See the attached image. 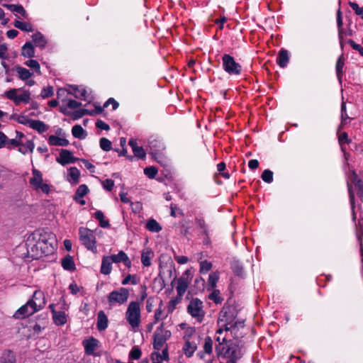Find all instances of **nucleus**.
Returning a JSON list of instances; mask_svg holds the SVG:
<instances>
[{
    "label": "nucleus",
    "instance_id": "nucleus-1",
    "mask_svg": "<svg viewBox=\"0 0 363 363\" xmlns=\"http://www.w3.org/2000/svg\"><path fill=\"white\" fill-rule=\"evenodd\" d=\"M28 255L35 259L52 254L55 250V236L45 229H38L26 241Z\"/></svg>",
    "mask_w": 363,
    "mask_h": 363
},
{
    "label": "nucleus",
    "instance_id": "nucleus-2",
    "mask_svg": "<svg viewBox=\"0 0 363 363\" xmlns=\"http://www.w3.org/2000/svg\"><path fill=\"white\" fill-rule=\"evenodd\" d=\"M45 304L46 300L44 293L40 290H36L34 291L32 298L15 312L13 317L17 319L29 317L40 311Z\"/></svg>",
    "mask_w": 363,
    "mask_h": 363
},
{
    "label": "nucleus",
    "instance_id": "nucleus-3",
    "mask_svg": "<svg viewBox=\"0 0 363 363\" xmlns=\"http://www.w3.org/2000/svg\"><path fill=\"white\" fill-rule=\"evenodd\" d=\"M18 147L19 152L23 155L32 153L35 148V143L32 139H29L24 133L16 131V137L9 142L8 149Z\"/></svg>",
    "mask_w": 363,
    "mask_h": 363
},
{
    "label": "nucleus",
    "instance_id": "nucleus-4",
    "mask_svg": "<svg viewBox=\"0 0 363 363\" xmlns=\"http://www.w3.org/2000/svg\"><path fill=\"white\" fill-rule=\"evenodd\" d=\"M125 319L131 328L135 330L140 327L141 323L140 303L131 301L125 311Z\"/></svg>",
    "mask_w": 363,
    "mask_h": 363
},
{
    "label": "nucleus",
    "instance_id": "nucleus-5",
    "mask_svg": "<svg viewBox=\"0 0 363 363\" xmlns=\"http://www.w3.org/2000/svg\"><path fill=\"white\" fill-rule=\"evenodd\" d=\"M227 313L221 311L218 319V329L216 330L215 340L219 345L230 341L228 328Z\"/></svg>",
    "mask_w": 363,
    "mask_h": 363
},
{
    "label": "nucleus",
    "instance_id": "nucleus-6",
    "mask_svg": "<svg viewBox=\"0 0 363 363\" xmlns=\"http://www.w3.org/2000/svg\"><path fill=\"white\" fill-rule=\"evenodd\" d=\"M79 239L84 247L94 254L97 253L96 240L94 232L87 228L81 227L79 228Z\"/></svg>",
    "mask_w": 363,
    "mask_h": 363
},
{
    "label": "nucleus",
    "instance_id": "nucleus-7",
    "mask_svg": "<svg viewBox=\"0 0 363 363\" xmlns=\"http://www.w3.org/2000/svg\"><path fill=\"white\" fill-rule=\"evenodd\" d=\"M29 184L37 193L48 194L50 191V186L43 182L42 173L35 168L32 169V177L29 179Z\"/></svg>",
    "mask_w": 363,
    "mask_h": 363
},
{
    "label": "nucleus",
    "instance_id": "nucleus-8",
    "mask_svg": "<svg viewBox=\"0 0 363 363\" xmlns=\"http://www.w3.org/2000/svg\"><path fill=\"white\" fill-rule=\"evenodd\" d=\"M187 312L197 322L201 323L206 314L203 301L198 298H193L187 306Z\"/></svg>",
    "mask_w": 363,
    "mask_h": 363
},
{
    "label": "nucleus",
    "instance_id": "nucleus-9",
    "mask_svg": "<svg viewBox=\"0 0 363 363\" xmlns=\"http://www.w3.org/2000/svg\"><path fill=\"white\" fill-rule=\"evenodd\" d=\"M20 91H21V89H11L5 93V96L13 101L16 105L21 103L28 104L30 100V92L28 90H23L22 93L18 94Z\"/></svg>",
    "mask_w": 363,
    "mask_h": 363
},
{
    "label": "nucleus",
    "instance_id": "nucleus-10",
    "mask_svg": "<svg viewBox=\"0 0 363 363\" xmlns=\"http://www.w3.org/2000/svg\"><path fill=\"white\" fill-rule=\"evenodd\" d=\"M223 68L230 75H239L242 71L241 65L236 62L234 57L230 55L225 54L222 57Z\"/></svg>",
    "mask_w": 363,
    "mask_h": 363
},
{
    "label": "nucleus",
    "instance_id": "nucleus-11",
    "mask_svg": "<svg viewBox=\"0 0 363 363\" xmlns=\"http://www.w3.org/2000/svg\"><path fill=\"white\" fill-rule=\"evenodd\" d=\"M128 289L121 287L118 290L113 291L108 294V301L111 306L115 304L122 305L128 301Z\"/></svg>",
    "mask_w": 363,
    "mask_h": 363
},
{
    "label": "nucleus",
    "instance_id": "nucleus-12",
    "mask_svg": "<svg viewBox=\"0 0 363 363\" xmlns=\"http://www.w3.org/2000/svg\"><path fill=\"white\" fill-rule=\"evenodd\" d=\"M170 336V331L164 330L162 328H158L154 333V349L158 351L162 350L166 341Z\"/></svg>",
    "mask_w": 363,
    "mask_h": 363
},
{
    "label": "nucleus",
    "instance_id": "nucleus-13",
    "mask_svg": "<svg viewBox=\"0 0 363 363\" xmlns=\"http://www.w3.org/2000/svg\"><path fill=\"white\" fill-rule=\"evenodd\" d=\"M192 338L185 337V343L182 347V351L184 354L187 357H191L193 356L194 352L196 350L198 347V338L195 335V330L192 329Z\"/></svg>",
    "mask_w": 363,
    "mask_h": 363
},
{
    "label": "nucleus",
    "instance_id": "nucleus-14",
    "mask_svg": "<svg viewBox=\"0 0 363 363\" xmlns=\"http://www.w3.org/2000/svg\"><path fill=\"white\" fill-rule=\"evenodd\" d=\"M223 358L225 359V363H236L241 358L242 352L238 347H228L225 349L223 347Z\"/></svg>",
    "mask_w": 363,
    "mask_h": 363
},
{
    "label": "nucleus",
    "instance_id": "nucleus-15",
    "mask_svg": "<svg viewBox=\"0 0 363 363\" xmlns=\"http://www.w3.org/2000/svg\"><path fill=\"white\" fill-rule=\"evenodd\" d=\"M228 328L229 336L230 335L235 339L242 337L245 334L243 332V321H235V323H231L228 320Z\"/></svg>",
    "mask_w": 363,
    "mask_h": 363
},
{
    "label": "nucleus",
    "instance_id": "nucleus-16",
    "mask_svg": "<svg viewBox=\"0 0 363 363\" xmlns=\"http://www.w3.org/2000/svg\"><path fill=\"white\" fill-rule=\"evenodd\" d=\"M187 274L188 271H186L185 274H184L182 277H179L177 279H174V281L176 282V290L177 295L179 296L183 297L190 283Z\"/></svg>",
    "mask_w": 363,
    "mask_h": 363
},
{
    "label": "nucleus",
    "instance_id": "nucleus-17",
    "mask_svg": "<svg viewBox=\"0 0 363 363\" xmlns=\"http://www.w3.org/2000/svg\"><path fill=\"white\" fill-rule=\"evenodd\" d=\"M77 160V159L74 157L72 152L66 149H62L60 152V156L56 160L59 164L64 166L67 164L74 163Z\"/></svg>",
    "mask_w": 363,
    "mask_h": 363
},
{
    "label": "nucleus",
    "instance_id": "nucleus-18",
    "mask_svg": "<svg viewBox=\"0 0 363 363\" xmlns=\"http://www.w3.org/2000/svg\"><path fill=\"white\" fill-rule=\"evenodd\" d=\"M108 257L111 259L113 263L118 264L123 262L126 267L130 268L131 267L130 259H129L127 254L122 250H121L116 255H109Z\"/></svg>",
    "mask_w": 363,
    "mask_h": 363
},
{
    "label": "nucleus",
    "instance_id": "nucleus-19",
    "mask_svg": "<svg viewBox=\"0 0 363 363\" xmlns=\"http://www.w3.org/2000/svg\"><path fill=\"white\" fill-rule=\"evenodd\" d=\"M99 340L94 337H90L83 341V346L84 347L85 353L88 355H94L96 354L94 351L99 345Z\"/></svg>",
    "mask_w": 363,
    "mask_h": 363
},
{
    "label": "nucleus",
    "instance_id": "nucleus-20",
    "mask_svg": "<svg viewBox=\"0 0 363 363\" xmlns=\"http://www.w3.org/2000/svg\"><path fill=\"white\" fill-rule=\"evenodd\" d=\"M351 182L353 183L356 189L357 190L358 196L362 199L363 198V181L359 179L356 172L352 170L351 172V177L350 178Z\"/></svg>",
    "mask_w": 363,
    "mask_h": 363
},
{
    "label": "nucleus",
    "instance_id": "nucleus-21",
    "mask_svg": "<svg viewBox=\"0 0 363 363\" xmlns=\"http://www.w3.org/2000/svg\"><path fill=\"white\" fill-rule=\"evenodd\" d=\"M52 319L57 325H64L67 320V315L65 311L52 310Z\"/></svg>",
    "mask_w": 363,
    "mask_h": 363
},
{
    "label": "nucleus",
    "instance_id": "nucleus-22",
    "mask_svg": "<svg viewBox=\"0 0 363 363\" xmlns=\"http://www.w3.org/2000/svg\"><path fill=\"white\" fill-rule=\"evenodd\" d=\"M150 153L157 155L159 152L164 149V143L159 139H151L149 141Z\"/></svg>",
    "mask_w": 363,
    "mask_h": 363
},
{
    "label": "nucleus",
    "instance_id": "nucleus-23",
    "mask_svg": "<svg viewBox=\"0 0 363 363\" xmlns=\"http://www.w3.org/2000/svg\"><path fill=\"white\" fill-rule=\"evenodd\" d=\"M108 318L103 311H100L97 314L96 327L99 331L104 330L108 327Z\"/></svg>",
    "mask_w": 363,
    "mask_h": 363
},
{
    "label": "nucleus",
    "instance_id": "nucleus-24",
    "mask_svg": "<svg viewBox=\"0 0 363 363\" xmlns=\"http://www.w3.org/2000/svg\"><path fill=\"white\" fill-rule=\"evenodd\" d=\"M80 172L77 167H72L68 169L67 180L72 184H77L79 180Z\"/></svg>",
    "mask_w": 363,
    "mask_h": 363
},
{
    "label": "nucleus",
    "instance_id": "nucleus-25",
    "mask_svg": "<svg viewBox=\"0 0 363 363\" xmlns=\"http://www.w3.org/2000/svg\"><path fill=\"white\" fill-rule=\"evenodd\" d=\"M112 261L108 256H104L101 261L100 272L101 274L108 275L112 270Z\"/></svg>",
    "mask_w": 363,
    "mask_h": 363
},
{
    "label": "nucleus",
    "instance_id": "nucleus-26",
    "mask_svg": "<svg viewBox=\"0 0 363 363\" xmlns=\"http://www.w3.org/2000/svg\"><path fill=\"white\" fill-rule=\"evenodd\" d=\"M289 61V55L286 50L281 49L277 56V62L281 67H285Z\"/></svg>",
    "mask_w": 363,
    "mask_h": 363
},
{
    "label": "nucleus",
    "instance_id": "nucleus-27",
    "mask_svg": "<svg viewBox=\"0 0 363 363\" xmlns=\"http://www.w3.org/2000/svg\"><path fill=\"white\" fill-rule=\"evenodd\" d=\"M48 143L53 146H62L65 147L69 145V141L64 138L56 135H50L48 138Z\"/></svg>",
    "mask_w": 363,
    "mask_h": 363
},
{
    "label": "nucleus",
    "instance_id": "nucleus-28",
    "mask_svg": "<svg viewBox=\"0 0 363 363\" xmlns=\"http://www.w3.org/2000/svg\"><path fill=\"white\" fill-rule=\"evenodd\" d=\"M220 274L218 271L211 272L207 281L208 290H211L216 288L217 283L219 280Z\"/></svg>",
    "mask_w": 363,
    "mask_h": 363
},
{
    "label": "nucleus",
    "instance_id": "nucleus-29",
    "mask_svg": "<svg viewBox=\"0 0 363 363\" xmlns=\"http://www.w3.org/2000/svg\"><path fill=\"white\" fill-rule=\"evenodd\" d=\"M33 40L35 45V46L39 47L40 48H44L47 44V40L44 35L40 33L37 32L32 35Z\"/></svg>",
    "mask_w": 363,
    "mask_h": 363
},
{
    "label": "nucleus",
    "instance_id": "nucleus-30",
    "mask_svg": "<svg viewBox=\"0 0 363 363\" xmlns=\"http://www.w3.org/2000/svg\"><path fill=\"white\" fill-rule=\"evenodd\" d=\"M345 62L342 55H340L336 62L335 69L337 79L340 84L342 83V77L343 74V67H344Z\"/></svg>",
    "mask_w": 363,
    "mask_h": 363
},
{
    "label": "nucleus",
    "instance_id": "nucleus-31",
    "mask_svg": "<svg viewBox=\"0 0 363 363\" xmlns=\"http://www.w3.org/2000/svg\"><path fill=\"white\" fill-rule=\"evenodd\" d=\"M75 94L74 96L76 98L80 99L82 100H84L86 101H90L91 100V96H89L87 91L85 88L83 87H77L74 89Z\"/></svg>",
    "mask_w": 363,
    "mask_h": 363
},
{
    "label": "nucleus",
    "instance_id": "nucleus-32",
    "mask_svg": "<svg viewBox=\"0 0 363 363\" xmlns=\"http://www.w3.org/2000/svg\"><path fill=\"white\" fill-rule=\"evenodd\" d=\"M337 26L338 28V37L340 42V45L342 48L343 43H342V38H343V21L342 18V13L340 10L339 9L337 12Z\"/></svg>",
    "mask_w": 363,
    "mask_h": 363
},
{
    "label": "nucleus",
    "instance_id": "nucleus-33",
    "mask_svg": "<svg viewBox=\"0 0 363 363\" xmlns=\"http://www.w3.org/2000/svg\"><path fill=\"white\" fill-rule=\"evenodd\" d=\"M4 6L6 7L11 12L19 13L23 17L27 18V13L21 5L4 4Z\"/></svg>",
    "mask_w": 363,
    "mask_h": 363
},
{
    "label": "nucleus",
    "instance_id": "nucleus-34",
    "mask_svg": "<svg viewBox=\"0 0 363 363\" xmlns=\"http://www.w3.org/2000/svg\"><path fill=\"white\" fill-rule=\"evenodd\" d=\"M21 55L26 57H33L35 55V50L30 42H27L23 47Z\"/></svg>",
    "mask_w": 363,
    "mask_h": 363
},
{
    "label": "nucleus",
    "instance_id": "nucleus-35",
    "mask_svg": "<svg viewBox=\"0 0 363 363\" xmlns=\"http://www.w3.org/2000/svg\"><path fill=\"white\" fill-rule=\"evenodd\" d=\"M11 119L16 121L18 123L28 125L30 127V123L32 122V119L29 118L27 116L25 115H16L13 114L10 116Z\"/></svg>",
    "mask_w": 363,
    "mask_h": 363
},
{
    "label": "nucleus",
    "instance_id": "nucleus-36",
    "mask_svg": "<svg viewBox=\"0 0 363 363\" xmlns=\"http://www.w3.org/2000/svg\"><path fill=\"white\" fill-rule=\"evenodd\" d=\"M73 136L79 139H84L86 136V131L79 125H75L72 128Z\"/></svg>",
    "mask_w": 363,
    "mask_h": 363
},
{
    "label": "nucleus",
    "instance_id": "nucleus-37",
    "mask_svg": "<svg viewBox=\"0 0 363 363\" xmlns=\"http://www.w3.org/2000/svg\"><path fill=\"white\" fill-rule=\"evenodd\" d=\"M154 254L152 250L143 251L141 255V262L145 267L151 265V259L153 257Z\"/></svg>",
    "mask_w": 363,
    "mask_h": 363
},
{
    "label": "nucleus",
    "instance_id": "nucleus-38",
    "mask_svg": "<svg viewBox=\"0 0 363 363\" xmlns=\"http://www.w3.org/2000/svg\"><path fill=\"white\" fill-rule=\"evenodd\" d=\"M62 266L65 270L73 271L75 269L73 258L69 255L62 259Z\"/></svg>",
    "mask_w": 363,
    "mask_h": 363
},
{
    "label": "nucleus",
    "instance_id": "nucleus-39",
    "mask_svg": "<svg viewBox=\"0 0 363 363\" xmlns=\"http://www.w3.org/2000/svg\"><path fill=\"white\" fill-rule=\"evenodd\" d=\"M146 228L153 233H158L162 230V226L155 219H150L146 223Z\"/></svg>",
    "mask_w": 363,
    "mask_h": 363
},
{
    "label": "nucleus",
    "instance_id": "nucleus-40",
    "mask_svg": "<svg viewBox=\"0 0 363 363\" xmlns=\"http://www.w3.org/2000/svg\"><path fill=\"white\" fill-rule=\"evenodd\" d=\"M94 216L97 220H99V225L101 228H106L109 227V225H110L109 221L108 220L105 219L104 213L102 211H96L94 213Z\"/></svg>",
    "mask_w": 363,
    "mask_h": 363
},
{
    "label": "nucleus",
    "instance_id": "nucleus-41",
    "mask_svg": "<svg viewBox=\"0 0 363 363\" xmlns=\"http://www.w3.org/2000/svg\"><path fill=\"white\" fill-rule=\"evenodd\" d=\"M30 128L37 130L40 133H44L48 129L46 125L43 122L38 120H33Z\"/></svg>",
    "mask_w": 363,
    "mask_h": 363
},
{
    "label": "nucleus",
    "instance_id": "nucleus-42",
    "mask_svg": "<svg viewBox=\"0 0 363 363\" xmlns=\"http://www.w3.org/2000/svg\"><path fill=\"white\" fill-rule=\"evenodd\" d=\"M16 70L18 74V77L23 81L28 79L33 75V73H31L28 69L22 67H17Z\"/></svg>",
    "mask_w": 363,
    "mask_h": 363
},
{
    "label": "nucleus",
    "instance_id": "nucleus-43",
    "mask_svg": "<svg viewBox=\"0 0 363 363\" xmlns=\"http://www.w3.org/2000/svg\"><path fill=\"white\" fill-rule=\"evenodd\" d=\"M182 300V296H179L177 295V296L172 298L168 303L167 306V312L168 313H172L176 308L177 306L181 303Z\"/></svg>",
    "mask_w": 363,
    "mask_h": 363
},
{
    "label": "nucleus",
    "instance_id": "nucleus-44",
    "mask_svg": "<svg viewBox=\"0 0 363 363\" xmlns=\"http://www.w3.org/2000/svg\"><path fill=\"white\" fill-rule=\"evenodd\" d=\"M14 26L21 30L31 32L33 30V26L30 23L21 21H15L13 23Z\"/></svg>",
    "mask_w": 363,
    "mask_h": 363
},
{
    "label": "nucleus",
    "instance_id": "nucleus-45",
    "mask_svg": "<svg viewBox=\"0 0 363 363\" xmlns=\"http://www.w3.org/2000/svg\"><path fill=\"white\" fill-rule=\"evenodd\" d=\"M1 363H16L15 354L11 351L5 352L1 357Z\"/></svg>",
    "mask_w": 363,
    "mask_h": 363
},
{
    "label": "nucleus",
    "instance_id": "nucleus-46",
    "mask_svg": "<svg viewBox=\"0 0 363 363\" xmlns=\"http://www.w3.org/2000/svg\"><path fill=\"white\" fill-rule=\"evenodd\" d=\"M195 220L198 228L201 229V234L203 235H207L209 230L204 219L201 218H196Z\"/></svg>",
    "mask_w": 363,
    "mask_h": 363
},
{
    "label": "nucleus",
    "instance_id": "nucleus-47",
    "mask_svg": "<svg viewBox=\"0 0 363 363\" xmlns=\"http://www.w3.org/2000/svg\"><path fill=\"white\" fill-rule=\"evenodd\" d=\"M212 290V292L208 295V298L216 304L221 303L223 298L220 295V291L214 289Z\"/></svg>",
    "mask_w": 363,
    "mask_h": 363
},
{
    "label": "nucleus",
    "instance_id": "nucleus-48",
    "mask_svg": "<svg viewBox=\"0 0 363 363\" xmlns=\"http://www.w3.org/2000/svg\"><path fill=\"white\" fill-rule=\"evenodd\" d=\"M89 191V189L86 185L81 184L77 189L74 194V199L83 198Z\"/></svg>",
    "mask_w": 363,
    "mask_h": 363
},
{
    "label": "nucleus",
    "instance_id": "nucleus-49",
    "mask_svg": "<svg viewBox=\"0 0 363 363\" xmlns=\"http://www.w3.org/2000/svg\"><path fill=\"white\" fill-rule=\"evenodd\" d=\"M199 272L201 274H206L213 267V264L211 262L207 260L201 261L199 263Z\"/></svg>",
    "mask_w": 363,
    "mask_h": 363
},
{
    "label": "nucleus",
    "instance_id": "nucleus-50",
    "mask_svg": "<svg viewBox=\"0 0 363 363\" xmlns=\"http://www.w3.org/2000/svg\"><path fill=\"white\" fill-rule=\"evenodd\" d=\"M25 65L30 68L34 69L35 72L40 74V67L38 62L35 60H29L25 62Z\"/></svg>",
    "mask_w": 363,
    "mask_h": 363
},
{
    "label": "nucleus",
    "instance_id": "nucleus-51",
    "mask_svg": "<svg viewBox=\"0 0 363 363\" xmlns=\"http://www.w3.org/2000/svg\"><path fill=\"white\" fill-rule=\"evenodd\" d=\"M167 315L164 313L163 309L161 306L156 309L155 312V323H157L160 320H162L167 318Z\"/></svg>",
    "mask_w": 363,
    "mask_h": 363
},
{
    "label": "nucleus",
    "instance_id": "nucleus-52",
    "mask_svg": "<svg viewBox=\"0 0 363 363\" xmlns=\"http://www.w3.org/2000/svg\"><path fill=\"white\" fill-rule=\"evenodd\" d=\"M347 187H348V191H349V197H350V202L351 205V208L352 212H354V193L352 191V186L350 184L349 182H347ZM353 219H355V215L354 213H352Z\"/></svg>",
    "mask_w": 363,
    "mask_h": 363
},
{
    "label": "nucleus",
    "instance_id": "nucleus-53",
    "mask_svg": "<svg viewBox=\"0 0 363 363\" xmlns=\"http://www.w3.org/2000/svg\"><path fill=\"white\" fill-rule=\"evenodd\" d=\"M204 352L206 354H210L213 350V340L210 337H206L205 338V342L203 345Z\"/></svg>",
    "mask_w": 363,
    "mask_h": 363
},
{
    "label": "nucleus",
    "instance_id": "nucleus-54",
    "mask_svg": "<svg viewBox=\"0 0 363 363\" xmlns=\"http://www.w3.org/2000/svg\"><path fill=\"white\" fill-rule=\"evenodd\" d=\"M100 147L104 151H109L111 150L112 144L111 142L106 138H101L100 139Z\"/></svg>",
    "mask_w": 363,
    "mask_h": 363
},
{
    "label": "nucleus",
    "instance_id": "nucleus-55",
    "mask_svg": "<svg viewBox=\"0 0 363 363\" xmlns=\"http://www.w3.org/2000/svg\"><path fill=\"white\" fill-rule=\"evenodd\" d=\"M261 177L264 182L270 184L273 182V172L269 169H265Z\"/></svg>",
    "mask_w": 363,
    "mask_h": 363
},
{
    "label": "nucleus",
    "instance_id": "nucleus-56",
    "mask_svg": "<svg viewBox=\"0 0 363 363\" xmlns=\"http://www.w3.org/2000/svg\"><path fill=\"white\" fill-rule=\"evenodd\" d=\"M141 354L142 352L139 347L134 346L129 353V357L133 359H138L141 357Z\"/></svg>",
    "mask_w": 363,
    "mask_h": 363
},
{
    "label": "nucleus",
    "instance_id": "nucleus-57",
    "mask_svg": "<svg viewBox=\"0 0 363 363\" xmlns=\"http://www.w3.org/2000/svg\"><path fill=\"white\" fill-rule=\"evenodd\" d=\"M144 173L149 178H154L157 174V169L155 167H148L144 169Z\"/></svg>",
    "mask_w": 363,
    "mask_h": 363
},
{
    "label": "nucleus",
    "instance_id": "nucleus-58",
    "mask_svg": "<svg viewBox=\"0 0 363 363\" xmlns=\"http://www.w3.org/2000/svg\"><path fill=\"white\" fill-rule=\"evenodd\" d=\"M52 95H53V88H52V86H50L43 88L40 93V96L43 99L48 98L50 96H52Z\"/></svg>",
    "mask_w": 363,
    "mask_h": 363
},
{
    "label": "nucleus",
    "instance_id": "nucleus-59",
    "mask_svg": "<svg viewBox=\"0 0 363 363\" xmlns=\"http://www.w3.org/2000/svg\"><path fill=\"white\" fill-rule=\"evenodd\" d=\"M350 6L355 13L360 16L363 19V7H359V5L355 2H350Z\"/></svg>",
    "mask_w": 363,
    "mask_h": 363
},
{
    "label": "nucleus",
    "instance_id": "nucleus-60",
    "mask_svg": "<svg viewBox=\"0 0 363 363\" xmlns=\"http://www.w3.org/2000/svg\"><path fill=\"white\" fill-rule=\"evenodd\" d=\"M129 282L132 284L135 285L138 284V279L135 275L128 274L123 281V285H127Z\"/></svg>",
    "mask_w": 363,
    "mask_h": 363
},
{
    "label": "nucleus",
    "instance_id": "nucleus-61",
    "mask_svg": "<svg viewBox=\"0 0 363 363\" xmlns=\"http://www.w3.org/2000/svg\"><path fill=\"white\" fill-rule=\"evenodd\" d=\"M10 140L11 139H9L3 132L0 131V149L4 147L8 148Z\"/></svg>",
    "mask_w": 363,
    "mask_h": 363
},
{
    "label": "nucleus",
    "instance_id": "nucleus-62",
    "mask_svg": "<svg viewBox=\"0 0 363 363\" xmlns=\"http://www.w3.org/2000/svg\"><path fill=\"white\" fill-rule=\"evenodd\" d=\"M102 186L104 189L107 191H111L114 186V182L112 179H106L102 182Z\"/></svg>",
    "mask_w": 363,
    "mask_h": 363
},
{
    "label": "nucleus",
    "instance_id": "nucleus-63",
    "mask_svg": "<svg viewBox=\"0 0 363 363\" xmlns=\"http://www.w3.org/2000/svg\"><path fill=\"white\" fill-rule=\"evenodd\" d=\"M349 44L352 46V48L358 51L359 53L363 56V47L359 45V44H357L354 41H353L352 40H349Z\"/></svg>",
    "mask_w": 363,
    "mask_h": 363
},
{
    "label": "nucleus",
    "instance_id": "nucleus-64",
    "mask_svg": "<svg viewBox=\"0 0 363 363\" xmlns=\"http://www.w3.org/2000/svg\"><path fill=\"white\" fill-rule=\"evenodd\" d=\"M162 355L158 352H153L151 355L152 363H162L163 362Z\"/></svg>",
    "mask_w": 363,
    "mask_h": 363
}]
</instances>
